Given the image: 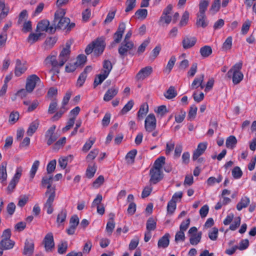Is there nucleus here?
Here are the masks:
<instances>
[{
    "label": "nucleus",
    "instance_id": "obj_55",
    "mask_svg": "<svg viewBox=\"0 0 256 256\" xmlns=\"http://www.w3.org/2000/svg\"><path fill=\"white\" fill-rule=\"evenodd\" d=\"M232 176L235 179L240 178L242 174V172L238 166L234 167L232 171Z\"/></svg>",
    "mask_w": 256,
    "mask_h": 256
},
{
    "label": "nucleus",
    "instance_id": "obj_52",
    "mask_svg": "<svg viewBox=\"0 0 256 256\" xmlns=\"http://www.w3.org/2000/svg\"><path fill=\"white\" fill-rule=\"evenodd\" d=\"M10 236L11 232L10 229L5 230L3 232L2 236V246H4V244H5L4 242H6V240L8 241V240L10 239Z\"/></svg>",
    "mask_w": 256,
    "mask_h": 256
},
{
    "label": "nucleus",
    "instance_id": "obj_40",
    "mask_svg": "<svg viewBox=\"0 0 256 256\" xmlns=\"http://www.w3.org/2000/svg\"><path fill=\"white\" fill-rule=\"evenodd\" d=\"M42 36V33L36 32V33H31L28 38V42L32 44L38 40L39 38Z\"/></svg>",
    "mask_w": 256,
    "mask_h": 256
},
{
    "label": "nucleus",
    "instance_id": "obj_61",
    "mask_svg": "<svg viewBox=\"0 0 256 256\" xmlns=\"http://www.w3.org/2000/svg\"><path fill=\"white\" fill-rule=\"evenodd\" d=\"M86 56L84 54H80L77 57L76 60L74 62L78 67H79L84 65L86 62Z\"/></svg>",
    "mask_w": 256,
    "mask_h": 256
},
{
    "label": "nucleus",
    "instance_id": "obj_4",
    "mask_svg": "<svg viewBox=\"0 0 256 256\" xmlns=\"http://www.w3.org/2000/svg\"><path fill=\"white\" fill-rule=\"evenodd\" d=\"M112 69V65L110 62L104 60L103 64V69L102 73L99 74L94 81V86H96L100 84L108 76Z\"/></svg>",
    "mask_w": 256,
    "mask_h": 256
},
{
    "label": "nucleus",
    "instance_id": "obj_37",
    "mask_svg": "<svg viewBox=\"0 0 256 256\" xmlns=\"http://www.w3.org/2000/svg\"><path fill=\"white\" fill-rule=\"evenodd\" d=\"M22 24V30L24 33H27L30 32L32 29V22L30 20H25L23 22L21 23Z\"/></svg>",
    "mask_w": 256,
    "mask_h": 256
},
{
    "label": "nucleus",
    "instance_id": "obj_29",
    "mask_svg": "<svg viewBox=\"0 0 256 256\" xmlns=\"http://www.w3.org/2000/svg\"><path fill=\"white\" fill-rule=\"evenodd\" d=\"M9 7L6 6L4 1L0 0V18H4L9 12Z\"/></svg>",
    "mask_w": 256,
    "mask_h": 256
},
{
    "label": "nucleus",
    "instance_id": "obj_46",
    "mask_svg": "<svg viewBox=\"0 0 256 256\" xmlns=\"http://www.w3.org/2000/svg\"><path fill=\"white\" fill-rule=\"evenodd\" d=\"M222 180V178L220 176H219L217 178L211 176L208 179L206 184L208 186H212L216 183H220L221 182Z\"/></svg>",
    "mask_w": 256,
    "mask_h": 256
},
{
    "label": "nucleus",
    "instance_id": "obj_31",
    "mask_svg": "<svg viewBox=\"0 0 256 256\" xmlns=\"http://www.w3.org/2000/svg\"><path fill=\"white\" fill-rule=\"evenodd\" d=\"M39 122L36 120L32 122L28 126L26 134L28 136H32L36 130L39 126Z\"/></svg>",
    "mask_w": 256,
    "mask_h": 256
},
{
    "label": "nucleus",
    "instance_id": "obj_54",
    "mask_svg": "<svg viewBox=\"0 0 256 256\" xmlns=\"http://www.w3.org/2000/svg\"><path fill=\"white\" fill-rule=\"evenodd\" d=\"M176 206L175 201L170 200L167 206V213L168 214H172L176 210Z\"/></svg>",
    "mask_w": 256,
    "mask_h": 256
},
{
    "label": "nucleus",
    "instance_id": "obj_16",
    "mask_svg": "<svg viewBox=\"0 0 256 256\" xmlns=\"http://www.w3.org/2000/svg\"><path fill=\"white\" fill-rule=\"evenodd\" d=\"M150 181L152 184H156L162 178V170H160L152 168L150 171Z\"/></svg>",
    "mask_w": 256,
    "mask_h": 256
},
{
    "label": "nucleus",
    "instance_id": "obj_8",
    "mask_svg": "<svg viewBox=\"0 0 256 256\" xmlns=\"http://www.w3.org/2000/svg\"><path fill=\"white\" fill-rule=\"evenodd\" d=\"M156 126V120L153 114H149L144 120V128L148 132H153Z\"/></svg>",
    "mask_w": 256,
    "mask_h": 256
},
{
    "label": "nucleus",
    "instance_id": "obj_14",
    "mask_svg": "<svg viewBox=\"0 0 256 256\" xmlns=\"http://www.w3.org/2000/svg\"><path fill=\"white\" fill-rule=\"evenodd\" d=\"M27 68L28 66L26 62H22L19 60H16L14 70V74L16 76H20L26 71Z\"/></svg>",
    "mask_w": 256,
    "mask_h": 256
},
{
    "label": "nucleus",
    "instance_id": "obj_34",
    "mask_svg": "<svg viewBox=\"0 0 256 256\" xmlns=\"http://www.w3.org/2000/svg\"><path fill=\"white\" fill-rule=\"evenodd\" d=\"M67 212L66 210H62L58 214L56 223L60 226L66 220Z\"/></svg>",
    "mask_w": 256,
    "mask_h": 256
},
{
    "label": "nucleus",
    "instance_id": "obj_5",
    "mask_svg": "<svg viewBox=\"0 0 256 256\" xmlns=\"http://www.w3.org/2000/svg\"><path fill=\"white\" fill-rule=\"evenodd\" d=\"M45 196L47 198L44 204V209L46 210L48 214H50L54 212L53 204L56 197V190L46 192Z\"/></svg>",
    "mask_w": 256,
    "mask_h": 256
},
{
    "label": "nucleus",
    "instance_id": "obj_22",
    "mask_svg": "<svg viewBox=\"0 0 256 256\" xmlns=\"http://www.w3.org/2000/svg\"><path fill=\"white\" fill-rule=\"evenodd\" d=\"M125 30V24L123 22L120 23L119 25L118 30L114 35V42L118 43L120 41Z\"/></svg>",
    "mask_w": 256,
    "mask_h": 256
},
{
    "label": "nucleus",
    "instance_id": "obj_15",
    "mask_svg": "<svg viewBox=\"0 0 256 256\" xmlns=\"http://www.w3.org/2000/svg\"><path fill=\"white\" fill-rule=\"evenodd\" d=\"M44 244L46 251H51L54 246L53 234L52 232L48 233L44 237Z\"/></svg>",
    "mask_w": 256,
    "mask_h": 256
},
{
    "label": "nucleus",
    "instance_id": "obj_35",
    "mask_svg": "<svg viewBox=\"0 0 256 256\" xmlns=\"http://www.w3.org/2000/svg\"><path fill=\"white\" fill-rule=\"evenodd\" d=\"M196 24L198 26L206 27L208 25L205 14H198Z\"/></svg>",
    "mask_w": 256,
    "mask_h": 256
},
{
    "label": "nucleus",
    "instance_id": "obj_17",
    "mask_svg": "<svg viewBox=\"0 0 256 256\" xmlns=\"http://www.w3.org/2000/svg\"><path fill=\"white\" fill-rule=\"evenodd\" d=\"M208 146V143L206 142H202L200 143L197 147V148L194 151L192 155V159L196 160L198 158L201 156L206 150Z\"/></svg>",
    "mask_w": 256,
    "mask_h": 256
},
{
    "label": "nucleus",
    "instance_id": "obj_57",
    "mask_svg": "<svg viewBox=\"0 0 256 256\" xmlns=\"http://www.w3.org/2000/svg\"><path fill=\"white\" fill-rule=\"evenodd\" d=\"M154 111L158 116H160L162 117L164 116L166 113L168 112V110L166 106L164 105L158 106L156 110Z\"/></svg>",
    "mask_w": 256,
    "mask_h": 256
},
{
    "label": "nucleus",
    "instance_id": "obj_39",
    "mask_svg": "<svg viewBox=\"0 0 256 256\" xmlns=\"http://www.w3.org/2000/svg\"><path fill=\"white\" fill-rule=\"evenodd\" d=\"M176 62V58L175 56H172L169 60L168 61V62L167 64V65L164 70L165 72L166 73H170L172 70V69L175 63Z\"/></svg>",
    "mask_w": 256,
    "mask_h": 256
},
{
    "label": "nucleus",
    "instance_id": "obj_23",
    "mask_svg": "<svg viewBox=\"0 0 256 256\" xmlns=\"http://www.w3.org/2000/svg\"><path fill=\"white\" fill-rule=\"evenodd\" d=\"M118 91V88L116 86L108 89L104 95V100L106 102L110 101L117 94Z\"/></svg>",
    "mask_w": 256,
    "mask_h": 256
},
{
    "label": "nucleus",
    "instance_id": "obj_13",
    "mask_svg": "<svg viewBox=\"0 0 256 256\" xmlns=\"http://www.w3.org/2000/svg\"><path fill=\"white\" fill-rule=\"evenodd\" d=\"M152 68L148 66L142 68L136 75V78L138 80H142L148 77L152 72Z\"/></svg>",
    "mask_w": 256,
    "mask_h": 256
},
{
    "label": "nucleus",
    "instance_id": "obj_63",
    "mask_svg": "<svg viewBox=\"0 0 256 256\" xmlns=\"http://www.w3.org/2000/svg\"><path fill=\"white\" fill-rule=\"evenodd\" d=\"M56 164V160H53L50 162L46 167V171L48 174H50L55 170Z\"/></svg>",
    "mask_w": 256,
    "mask_h": 256
},
{
    "label": "nucleus",
    "instance_id": "obj_59",
    "mask_svg": "<svg viewBox=\"0 0 256 256\" xmlns=\"http://www.w3.org/2000/svg\"><path fill=\"white\" fill-rule=\"evenodd\" d=\"M148 15V10L146 9H139L136 12V16L138 19L144 20Z\"/></svg>",
    "mask_w": 256,
    "mask_h": 256
},
{
    "label": "nucleus",
    "instance_id": "obj_62",
    "mask_svg": "<svg viewBox=\"0 0 256 256\" xmlns=\"http://www.w3.org/2000/svg\"><path fill=\"white\" fill-rule=\"evenodd\" d=\"M68 248V242L66 241L61 242L58 245V252L60 254H63L66 252Z\"/></svg>",
    "mask_w": 256,
    "mask_h": 256
},
{
    "label": "nucleus",
    "instance_id": "obj_60",
    "mask_svg": "<svg viewBox=\"0 0 256 256\" xmlns=\"http://www.w3.org/2000/svg\"><path fill=\"white\" fill-rule=\"evenodd\" d=\"M189 13L187 11L184 12L180 22L179 25L180 26H184L187 24L189 19Z\"/></svg>",
    "mask_w": 256,
    "mask_h": 256
},
{
    "label": "nucleus",
    "instance_id": "obj_53",
    "mask_svg": "<svg viewBox=\"0 0 256 256\" xmlns=\"http://www.w3.org/2000/svg\"><path fill=\"white\" fill-rule=\"evenodd\" d=\"M56 42L55 38H47L44 42V46L45 49H50L52 48Z\"/></svg>",
    "mask_w": 256,
    "mask_h": 256
},
{
    "label": "nucleus",
    "instance_id": "obj_47",
    "mask_svg": "<svg viewBox=\"0 0 256 256\" xmlns=\"http://www.w3.org/2000/svg\"><path fill=\"white\" fill-rule=\"evenodd\" d=\"M208 1L206 0H202L199 4V14H204L208 6Z\"/></svg>",
    "mask_w": 256,
    "mask_h": 256
},
{
    "label": "nucleus",
    "instance_id": "obj_2",
    "mask_svg": "<svg viewBox=\"0 0 256 256\" xmlns=\"http://www.w3.org/2000/svg\"><path fill=\"white\" fill-rule=\"evenodd\" d=\"M105 46L104 38H98L86 46L85 52L87 54H89L93 52L95 55L99 56L104 52Z\"/></svg>",
    "mask_w": 256,
    "mask_h": 256
},
{
    "label": "nucleus",
    "instance_id": "obj_50",
    "mask_svg": "<svg viewBox=\"0 0 256 256\" xmlns=\"http://www.w3.org/2000/svg\"><path fill=\"white\" fill-rule=\"evenodd\" d=\"M134 102L132 100H129L126 104L124 105L122 109L120 111L122 114H124L129 112L133 107Z\"/></svg>",
    "mask_w": 256,
    "mask_h": 256
},
{
    "label": "nucleus",
    "instance_id": "obj_42",
    "mask_svg": "<svg viewBox=\"0 0 256 256\" xmlns=\"http://www.w3.org/2000/svg\"><path fill=\"white\" fill-rule=\"evenodd\" d=\"M177 95L174 87L170 86L166 92L164 94V96L167 99H172L174 98Z\"/></svg>",
    "mask_w": 256,
    "mask_h": 256
},
{
    "label": "nucleus",
    "instance_id": "obj_18",
    "mask_svg": "<svg viewBox=\"0 0 256 256\" xmlns=\"http://www.w3.org/2000/svg\"><path fill=\"white\" fill-rule=\"evenodd\" d=\"M53 180V177L50 174H48L44 176L42 180V184L44 186L47 187V190L46 192H49L50 190H56L55 188L52 186V184Z\"/></svg>",
    "mask_w": 256,
    "mask_h": 256
},
{
    "label": "nucleus",
    "instance_id": "obj_51",
    "mask_svg": "<svg viewBox=\"0 0 256 256\" xmlns=\"http://www.w3.org/2000/svg\"><path fill=\"white\" fill-rule=\"evenodd\" d=\"M99 152V150L97 148H94L88 154L86 157V160L87 162H90L94 160L96 156H98Z\"/></svg>",
    "mask_w": 256,
    "mask_h": 256
},
{
    "label": "nucleus",
    "instance_id": "obj_41",
    "mask_svg": "<svg viewBox=\"0 0 256 256\" xmlns=\"http://www.w3.org/2000/svg\"><path fill=\"white\" fill-rule=\"evenodd\" d=\"M198 108L195 105L192 106L188 113V118L190 120H194L196 115Z\"/></svg>",
    "mask_w": 256,
    "mask_h": 256
},
{
    "label": "nucleus",
    "instance_id": "obj_11",
    "mask_svg": "<svg viewBox=\"0 0 256 256\" xmlns=\"http://www.w3.org/2000/svg\"><path fill=\"white\" fill-rule=\"evenodd\" d=\"M56 126L54 125L50 126L46 134V144L50 146L54 143L58 138L59 135L55 132Z\"/></svg>",
    "mask_w": 256,
    "mask_h": 256
},
{
    "label": "nucleus",
    "instance_id": "obj_49",
    "mask_svg": "<svg viewBox=\"0 0 256 256\" xmlns=\"http://www.w3.org/2000/svg\"><path fill=\"white\" fill-rule=\"evenodd\" d=\"M69 158H72V156L71 155L68 156L66 157H61L59 158L58 162L59 166L62 169H64L67 164Z\"/></svg>",
    "mask_w": 256,
    "mask_h": 256
},
{
    "label": "nucleus",
    "instance_id": "obj_38",
    "mask_svg": "<svg viewBox=\"0 0 256 256\" xmlns=\"http://www.w3.org/2000/svg\"><path fill=\"white\" fill-rule=\"evenodd\" d=\"M97 166L95 164H89L86 170V176L88 178L93 177L96 172Z\"/></svg>",
    "mask_w": 256,
    "mask_h": 256
},
{
    "label": "nucleus",
    "instance_id": "obj_3",
    "mask_svg": "<svg viewBox=\"0 0 256 256\" xmlns=\"http://www.w3.org/2000/svg\"><path fill=\"white\" fill-rule=\"evenodd\" d=\"M241 68L242 64H236L227 73V76L228 78H231L232 76V82L234 84H239L243 79L244 75L240 71Z\"/></svg>",
    "mask_w": 256,
    "mask_h": 256
},
{
    "label": "nucleus",
    "instance_id": "obj_6",
    "mask_svg": "<svg viewBox=\"0 0 256 256\" xmlns=\"http://www.w3.org/2000/svg\"><path fill=\"white\" fill-rule=\"evenodd\" d=\"M23 170L24 168L22 166H18L16 168L15 173L10 180L7 188L9 192H12L15 188L22 176Z\"/></svg>",
    "mask_w": 256,
    "mask_h": 256
},
{
    "label": "nucleus",
    "instance_id": "obj_1",
    "mask_svg": "<svg viewBox=\"0 0 256 256\" xmlns=\"http://www.w3.org/2000/svg\"><path fill=\"white\" fill-rule=\"evenodd\" d=\"M66 12L64 8H60L56 12L54 20V31L57 28L64 30L68 26L70 20L64 16Z\"/></svg>",
    "mask_w": 256,
    "mask_h": 256
},
{
    "label": "nucleus",
    "instance_id": "obj_33",
    "mask_svg": "<svg viewBox=\"0 0 256 256\" xmlns=\"http://www.w3.org/2000/svg\"><path fill=\"white\" fill-rule=\"evenodd\" d=\"M237 144V140L234 136H230L226 140V145L228 148L233 149Z\"/></svg>",
    "mask_w": 256,
    "mask_h": 256
},
{
    "label": "nucleus",
    "instance_id": "obj_9",
    "mask_svg": "<svg viewBox=\"0 0 256 256\" xmlns=\"http://www.w3.org/2000/svg\"><path fill=\"white\" fill-rule=\"evenodd\" d=\"M48 32H54V28L52 26H50V22L46 20H43L40 21L37 24L36 32L42 33Z\"/></svg>",
    "mask_w": 256,
    "mask_h": 256
},
{
    "label": "nucleus",
    "instance_id": "obj_36",
    "mask_svg": "<svg viewBox=\"0 0 256 256\" xmlns=\"http://www.w3.org/2000/svg\"><path fill=\"white\" fill-rule=\"evenodd\" d=\"M212 49L210 46H205L200 48V52L203 58H207L212 54Z\"/></svg>",
    "mask_w": 256,
    "mask_h": 256
},
{
    "label": "nucleus",
    "instance_id": "obj_43",
    "mask_svg": "<svg viewBox=\"0 0 256 256\" xmlns=\"http://www.w3.org/2000/svg\"><path fill=\"white\" fill-rule=\"evenodd\" d=\"M148 111V106L142 104L138 112V117L139 119H142L144 116L146 114Z\"/></svg>",
    "mask_w": 256,
    "mask_h": 256
},
{
    "label": "nucleus",
    "instance_id": "obj_64",
    "mask_svg": "<svg viewBox=\"0 0 256 256\" xmlns=\"http://www.w3.org/2000/svg\"><path fill=\"white\" fill-rule=\"evenodd\" d=\"M251 25V22L250 20H247L242 24L241 32L242 34H246L248 33L249 30L250 26Z\"/></svg>",
    "mask_w": 256,
    "mask_h": 256
},
{
    "label": "nucleus",
    "instance_id": "obj_27",
    "mask_svg": "<svg viewBox=\"0 0 256 256\" xmlns=\"http://www.w3.org/2000/svg\"><path fill=\"white\" fill-rule=\"evenodd\" d=\"M7 163L6 162H2L0 165V181L1 182H6L7 177L6 172Z\"/></svg>",
    "mask_w": 256,
    "mask_h": 256
},
{
    "label": "nucleus",
    "instance_id": "obj_19",
    "mask_svg": "<svg viewBox=\"0 0 256 256\" xmlns=\"http://www.w3.org/2000/svg\"><path fill=\"white\" fill-rule=\"evenodd\" d=\"M133 47L134 44L132 42H123L119 48L118 52L122 56H126L128 51L132 49Z\"/></svg>",
    "mask_w": 256,
    "mask_h": 256
},
{
    "label": "nucleus",
    "instance_id": "obj_45",
    "mask_svg": "<svg viewBox=\"0 0 256 256\" xmlns=\"http://www.w3.org/2000/svg\"><path fill=\"white\" fill-rule=\"evenodd\" d=\"M165 158L160 156L154 162V168L160 170H162V167L164 164Z\"/></svg>",
    "mask_w": 256,
    "mask_h": 256
},
{
    "label": "nucleus",
    "instance_id": "obj_32",
    "mask_svg": "<svg viewBox=\"0 0 256 256\" xmlns=\"http://www.w3.org/2000/svg\"><path fill=\"white\" fill-rule=\"evenodd\" d=\"M232 45V36H228L222 45V50L224 51L228 52L230 51Z\"/></svg>",
    "mask_w": 256,
    "mask_h": 256
},
{
    "label": "nucleus",
    "instance_id": "obj_7",
    "mask_svg": "<svg viewBox=\"0 0 256 256\" xmlns=\"http://www.w3.org/2000/svg\"><path fill=\"white\" fill-rule=\"evenodd\" d=\"M70 42H67L60 52L58 58L60 66H62L69 58L70 53Z\"/></svg>",
    "mask_w": 256,
    "mask_h": 256
},
{
    "label": "nucleus",
    "instance_id": "obj_58",
    "mask_svg": "<svg viewBox=\"0 0 256 256\" xmlns=\"http://www.w3.org/2000/svg\"><path fill=\"white\" fill-rule=\"evenodd\" d=\"M218 230L216 228H212L208 232V238L212 240H216L218 236Z\"/></svg>",
    "mask_w": 256,
    "mask_h": 256
},
{
    "label": "nucleus",
    "instance_id": "obj_20",
    "mask_svg": "<svg viewBox=\"0 0 256 256\" xmlns=\"http://www.w3.org/2000/svg\"><path fill=\"white\" fill-rule=\"evenodd\" d=\"M204 80V75L200 74L196 77L192 83L190 88L192 90L196 89L199 86L201 89H203L204 86L202 84Z\"/></svg>",
    "mask_w": 256,
    "mask_h": 256
},
{
    "label": "nucleus",
    "instance_id": "obj_21",
    "mask_svg": "<svg viewBox=\"0 0 256 256\" xmlns=\"http://www.w3.org/2000/svg\"><path fill=\"white\" fill-rule=\"evenodd\" d=\"M114 214H110V218L106 224V232L108 236H110L115 228L116 223L114 220Z\"/></svg>",
    "mask_w": 256,
    "mask_h": 256
},
{
    "label": "nucleus",
    "instance_id": "obj_12",
    "mask_svg": "<svg viewBox=\"0 0 256 256\" xmlns=\"http://www.w3.org/2000/svg\"><path fill=\"white\" fill-rule=\"evenodd\" d=\"M44 64L46 66H52L54 68L60 67L58 60H56V54H51L48 56L44 60Z\"/></svg>",
    "mask_w": 256,
    "mask_h": 256
},
{
    "label": "nucleus",
    "instance_id": "obj_24",
    "mask_svg": "<svg viewBox=\"0 0 256 256\" xmlns=\"http://www.w3.org/2000/svg\"><path fill=\"white\" fill-rule=\"evenodd\" d=\"M196 39L194 37H186L182 42V45L184 49L190 48L196 43Z\"/></svg>",
    "mask_w": 256,
    "mask_h": 256
},
{
    "label": "nucleus",
    "instance_id": "obj_25",
    "mask_svg": "<svg viewBox=\"0 0 256 256\" xmlns=\"http://www.w3.org/2000/svg\"><path fill=\"white\" fill-rule=\"evenodd\" d=\"M34 250V244L32 240H27L25 242L24 254L25 255L30 256L32 254Z\"/></svg>",
    "mask_w": 256,
    "mask_h": 256
},
{
    "label": "nucleus",
    "instance_id": "obj_48",
    "mask_svg": "<svg viewBox=\"0 0 256 256\" xmlns=\"http://www.w3.org/2000/svg\"><path fill=\"white\" fill-rule=\"evenodd\" d=\"M136 152H137L136 150H133L127 154L126 156V159L128 163L132 164L134 162Z\"/></svg>",
    "mask_w": 256,
    "mask_h": 256
},
{
    "label": "nucleus",
    "instance_id": "obj_10",
    "mask_svg": "<svg viewBox=\"0 0 256 256\" xmlns=\"http://www.w3.org/2000/svg\"><path fill=\"white\" fill-rule=\"evenodd\" d=\"M40 80L36 75L32 74L26 79V88L29 93L32 92L35 88L36 84L40 82Z\"/></svg>",
    "mask_w": 256,
    "mask_h": 256
},
{
    "label": "nucleus",
    "instance_id": "obj_56",
    "mask_svg": "<svg viewBox=\"0 0 256 256\" xmlns=\"http://www.w3.org/2000/svg\"><path fill=\"white\" fill-rule=\"evenodd\" d=\"M156 228V222L153 218H150L146 223V229L148 232L154 230Z\"/></svg>",
    "mask_w": 256,
    "mask_h": 256
},
{
    "label": "nucleus",
    "instance_id": "obj_30",
    "mask_svg": "<svg viewBox=\"0 0 256 256\" xmlns=\"http://www.w3.org/2000/svg\"><path fill=\"white\" fill-rule=\"evenodd\" d=\"M202 233L200 232H198V233L192 234L190 236V242L192 245L196 246L200 242L202 238Z\"/></svg>",
    "mask_w": 256,
    "mask_h": 256
},
{
    "label": "nucleus",
    "instance_id": "obj_28",
    "mask_svg": "<svg viewBox=\"0 0 256 256\" xmlns=\"http://www.w3.org/2000/svg\"><path fill=\"white\" fill-rule=\"evenodd\" d=\"M250 203V200L247 196H243L236 206V208L240 211L242 208H246Z\"/></svg>",
    "mask_w": 256,
    "mask_h": 256
},
{
    "label": "nucleus",
    "instance_id": "obj_44",
    "mask_svg": "<svg viewBox=\"0 0 256 256\" xmlns=\"http://www.w3.org/2000/svg\"><path fill=\"white\" fill-rule=\"evenodd\" d=\"M40 166V162L38 160H35L30 170V176L31 178V180L33 179L34 178L37 170L38 168V166Z\"/></svg>",
    "mask_w": 256,
    "mask_h": 256
},
{
    "label": "nucleus",
    "instance_id": "obj_26",
    "mask_svg": "<svg viewBox=\"0 0 256 256\" xmlns=\"http://www.w3.org/2000/svg\"><path fill=\"white\" fill-rule=\"evenodd\" d=\"M170 243V234H166L158 241V248H166L168 246Z\"/></svg>",
    "mask_w": 256,
    "mask_h": 256
}]
</instances>
